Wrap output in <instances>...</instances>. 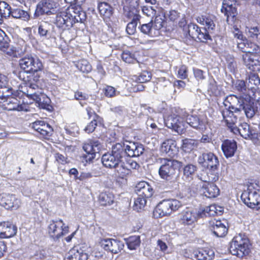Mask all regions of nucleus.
I'll use <instances>...</instances> for the list:
<instances>
[{
	"label": "nucleus",
	"instance_id": "obj_1",
	"mask_svg": "<svg viewBox=\"0 0 260 260\" xmlns=\"http://www.w3.org/2000/svg\"><path fill=\"white\" fill-rule=\"evenodd\" d=\"M19 66L23 71L19 72V77L26 83L27 87V96L37 103L43 109H47L50 106V100L42 92L37 85L39 77L35 76L44 69L42 61L37 56L27 54L19 60Z\"/></svg>",
	"mask_w": 260,
	"mask_h": 260
},
{
	"label": "nucleus",
	"instance_id": "obj_2",
	"mask_svg": "<svg viewBox=\"0 0 260 260\" xmlns=\"http://www.w3.org/2000/svg\"><path fill=\"white\" fill-rule=\"evenodd\" d=\"M144 150L143 145L139 143L129 142L126 145L117 143L112 146L110 152L103 155L102 162L107 168L112 169L120 167L128 169V166L125 164L126 156H139L143 153Z\"/></svg>",
	"mask_w": 260,
	"mask_h": 260
},
{
	"label": "nucleus",
	"instance_id": "obj_3",
	"mask_svg": "<svg viewBox=\"0 0 260 260\" xmlns=\"http://www.w3.org/2000/svg\"><path fill=\"white\" fill-rule=\"evenodd\" d=\"M54 23L59 28H70L77 22L83 23L86 19L85 12L82 8L70 6L64 11L57 12Z\"/></svg>",
	"mask_w": 260,
	"mask_h": 260
},
{
	"label": "nucleus",
	"instance_id": "obj_4",
	"mask_svg": "<svg viewBox=\"0 0 260 260\" xmlns=\"http://www.w3.org/2000/svg\"><path fill=\"white\" fill-rule=\"evenodd\" d=\"M161 165L158 170V174L160 178L170 183L167 188L170 189L176 188V171L180 168L183 163L176 159L171 158H161Z\"/></svg>",
	"mask_w": 260,
	"mask_h": 260
},
{
	"label": "nucleus",
	"instance_id": "obj_5",
	"mask_svg": "<svg viewBox=\"0 0 260 260\" xmlns=\"http://www.w3.org/2000/svg\"><path fill=\"white\" fill-rule=\"evenodd\" d=\"M198 161L208 170L209 181L215 182L218 180L219 161L217 156L210 152H204L199 156Z\"/></svg>",
	"mask_w": 260,
	"mask_h": 260
},
{
	"label": "nucleus",
	"instance_id": "obj_6",
	"mask_svg": "<svg viewBox=\"0 0 260 260\" xmlns=\"http://www.w3.org/2000/svg\"><path fill=\"white\" fill-rule=\"evenodd\" d=\"M250 246L247 236L244 234H239L233 238L230 244V250L233 255L242 258L249 254Z\"/></svg>",
	"mask_w": 260,
	"mask_h": 260
},
{
	"label": "nucleus",
	"instance_id": "obj_7",
	"mask_svg": "<svg viewBox=\"0 0 260 260\" xmlns=\"http://www.w3.org/2000/svg\"><path fill=\"white\" fill-rule=\"evenodd\" d=\"M245 99L246 95L239 98L234 95L226 97L223 102L225 109L222 112L223 118L237 116L235 114L239 113L242 110Z\"/></svg>",
	"mask_w": 260,
	"mask_h": 260
},
{
	"label": "nucleus",
	"instance_id": "obj_8",
	"mask_svg": "<svg viewBox=\"0 0 260 260\" xmlns=\"http://www.w3.org/2000/svg\"><path fill=\"white\" fill-rule=\"evenodd\" d=\"M182 206V203L176 199L164 200L155 207L153 212L156 217H163L171 214Z\"/></svg>",
	"mask_w": 260,
	"mask_h": 260
},
{
	"label": "nucleus",
	"instance_id": "obj_9",
	"mask_svg": "<svg viewBox=\"0 0 260 260\" xmlns=\"http://www.w3.org/2000/svg\"><path fill=\"white\" fill-rule=\"evenodd\" d=\"M241 199L249 208L260 210V194L255 189L248 188L242 192Z\"/></svg>",
	"mask_w": 260,
	"mask_h": 260
},
{
	"label": "nucleus",
	"instance_id": "obj_10",
	"mask_svg": "<svg viewBox=\"0 0 260 260\" xmlns=\"http://www.w3.org/2000/svg\"><path fill=\"white\" fill-rule=\"evenodd\" d=\"M57 3L53 0H41L37 5L34 18H37L43 15H50L57 13Z\"/></svg>",
	"mask_w": 260,
	"mask_h": 260
},
{
	"label": "nucleus",
	"instance_id": "obj_11",
	"mask_svg": "<svg viewBox=\"0 0 260 260\" xmlns=\"http://www.w3.org/2000/svg\"><path fill=\"white\" fill-rule=\"evenodd\" d=\"M238 4L236 0H224L222 2L221 12L226 17V21L229 23L234 22L238 14L237 7Z\"/></svg>",
	"mask_w": 260,
	"mask_h": 260
},
{
	"label": "nucleus",
	"instance_id": "obj_12",
	"mask_svg": "<svg viewBox=\"0 0 260 260\" xmlns=\"http://www.w3.org/2000/svg\"><path fill=\"white\" fill-rule=\"evenodd\" d=\"M21 204V201L16 195L3 193L0 197V205L7 209L16 210Z\"/></svg>",
	"mask_w": 260,
	"mask_h": 260
},
{
	"label": "nucleus",
	"instance_id": "obj_13",
	"mask_svg": "<svg viewBox=\"0 0 260 260\" xmlns=\"http://www.w3.org/2000/svg\"><path fill=\"white\" fill-rule=\"evenodd\" d=\"M165 123L169 128L172 129L180 135L184 133L185 131V123L182 119L178 116L175 115L169 116L165 120Z\"/></svg>",
	"mask_w": 260,
	"mask_h": 260
},
{
	"label": "nucleus",
	"instance_id": "obj_14",
	"mask_svg": "<svg viewBox=\"0 0 260 260\" xmlns=\"http://www.w3.org/2000/svg\"><path fill=\"white\" fill-rule=\"evenodd\" d=\"M100 243L105 250L113 254H117L120 252L124 246L122 241L112 238L102 239Z\"/></svg>",
	"mask_w": 260,
	"mask_h": 260
},
{
	"label": "nucleus",
	"instance_id": "obj_15",
	"mask_svg": "<svg viewBox=\"0 0 260 260\" xmlns=\"http://www.w3.org/2000/svg\"><path fill=\"white\" fill-rule=\"evenodd\" d=\"M243 64L250 71L258 72L260 71V56L253 54H243L242 55Z\"/></svg>",
	"mask_w": 260,
	"mask_h": 260
},
{
	"label": "nucleus",
	"instance_id": "obj_16",
	"mask_svg": "<svg viewBox=\"0 0 260 260\" xmlns=\"http://www.w3.org/2000/svg\"><path fill=\"white\" fill-rule=\"evenodd\" d=\"M129 6H124V14L125 17L132 20L140 21L141 16L139 15V0H128Z\"/></svg>",
	"mask_w": 260,
	"mask_h": 260
},
{
	"label": "nucleus",
	"instance_id": "obj_17",
	"mask_svg": "<svg viewBox=\"0 0 260 260\" xmlns=\"http://www.w3.org/2000/svg\"><path fill=\"white\" fill-rule=\"evenodd\" d=\"M83 149L86 153L84 156L86 162H90L95 157L96 153H98L100 150V144L96 141H90L84 144Z\"/></svg>",
	"mask_w": 260,
	"mask_h": 260
},
{
	"label": "nucleus",
	"instance_id": "obj_18",
	"mask_svg": "<svg viewBox=\"0 0 260 260\" xmlns=\"http://www.w3.org/2000/svg\"><path fill=\"white\" fill-rule=\"evenodd\" d=\"M63 225V221L61 219H52L49 221L48 226V234L54 241L60 239L61 227Z\"/></svg>",
	"mask_w": 260,
	"mask_h": 260
},
{
	"label": "nucleus",
	"instance_id": "obj_19",
	"mask_svg": "<svg viewBox=\"0 0 260 260\" xmlns=\"http://www.w3.org/2000/svg\"><path fill=\"white\" fill-rule=\"evenodd\" d=\"M209 228L212 234L217 237H223L228 232L226 225L221 220H211L209 222Z\"/></svg>",
	"mask_w": 260,
	"mask_h": 260
},
{
	"label": "nucleus",
	"instance_id": "obj_20",
	"mask_svg": "<svg viewBox=\"0 0 260 260\" xmlns=\"http://www.w3.org/2000/svg\"><path fill=\"white\" fill-rule=\"evenodd\" d=\"M31 127L44 137L51 136L52 132V127L43 120H37L32 123Z\"/></svg>",
	"mask_w": 260,
	"mask_h": 260
},
{
	"label": "nucleus",
	"instance_id": "obj_21",
	"mask_svg": "<svg viewBox=\"0 0 260 260\" xmlns=\"http://www.w3.org/2000/svg\"><path fill=\"white\" fill-rule=\"evenodd\" d=\"M17 231V227L9 222L0 223V238H9L15 236Z\"/></svg>",
	"mask_w": 260,
	"mask_h": 260
},
{
	"label": "nucleus",
	"instance_id": "obj_22",
	"mask_svg": "<svg viewBox=\"0 0 260 260\" xmlns=\"http://www.w3.org/2000/svg\"><path fill=\"white\" fill-rule=\"evenodd\" d=\"M136 191L138 196L143 197L146 199L150 198L154 192L152 187L145 181L140 182L136 185Z\"/></svg>",
	"mask_w": 260,
	"mask_h": 260
},
{
	"label": "nucleus",
	"instance_id": "obj_23",
	"mask_svg": "<svg viewBox=\"0 0 260 260\" xmlns=\"http://www.w3.org/2000/svg\"><path fill=\"white\" fill-rule=\"evenodd\" d=\"M1 99H6L4 101L6 102L5 104V109L8 111H21L24 110V107L21 104L20 101L13 96H6V98H0Z\"/></svg>",
	"mask_w": 260,
	"mask_h": 260
},
{
	"label": "nucleus",
	"instance_id": "obj_24",
	"mask_svg": "<svg viewBox=\"0 0 260 260\" xmlns=\"http://www.w3.org/2000/svg\"><path fill=\"white\" fill-rule=\"evenodd\" d=\"M242 110L244 113L248 118H252L255 114L257 111V108L254 105V100L250 95H246L244 104H243Z\"/></svg>",
	"mask_w": 260,
	"mask_h": 260
},
{
	"label": "nucleus",
	"instance_id": "obj_25",
	"mask_svg": "<svg viewBox=\"0 0 260 260\" xmlns=\"http://www.w3.org/2000/svg\"><path fill=\"white\" fill-rule=\"evenodd\" d=\"M88 255L81 248L74 247L66 256L64 260H88Z\"/></svg>",
	"mask_w": 260,
	"mask_h": 260
},
{
	"label": "nucleus",
	"instance_id": "obj_26",
	"mask_svg": "<svg viewBox=\"0 0 260 260\" xmlns=\"http://www.w3.org/2000/svg\"><path fill=\"white\" fill-rule=\"evenodd\" d=\"M222 152L226 158L234 156L237 149V143L234 140H226L221 145Z\"/></svg>",
	"mask_w": 260,
	"mask_h": 260
},
{
	"label": "nucleus",
	"instance_id": "obj_27",
	"mask_svg": "<svg viewBox=\"0 0 260 260\" xmlns=\"http://www.w3.org/2000/svg\"><path fill=\"white\" fill-rule=\"evenodd\" d=\"M53 25L47 21H43L39 23L38 35L41 38H49L52 34Z\"/></svg>",
	"mask_w": 260,
	"mask_h": 260
},
{
	"label": "nucleus",
	"instance_id": "obj_28",
	"mask_svg": "<svg viewBox=\"0 0 260 260\" xmlns=\"http://www.w3.org/2000/svg\"><path fill=\"white\" fill-rule=\"evenodd\" d=\"M196 220V213L189 209L183 211L180 214V221L184 225H191Z\"/></svg>",
	"mask_w": 260,
	"mask_h": 260
},
{
	"label": "nucleus",
	"instance_id": "obj_29",
	"mask_svg": "<svg viewBox=\"0 0 260 260\" xmlns=\"http://www.w3.org/2000/svg\"><path fill=\"white\" fill-rule=\"evenodd\" d=\"M247 87L248 90L254 93L260 89V78L257 74L251 73L247 79Z\"/></svg>",
	"mask_w": 260,
	"mask_h": 260
},
{
	"label": "nucleus",
	"instance_id": "obj_30",
	"mask_svg": "<svg viewBox=\"0 0 260 260\" xmlns=\"http://www.w3.org/2000/svg\"><path fill=\"white\" fill-rule=\"evenodd\" d=\"M203 194L208 198L217 197L220 193L218 187L213 183H208L202 187Z\"/></svg>",
	"mask_w": 260,
	"mask_h": 260
},
{
	"label": "nucleus",
	"instance_id": "obj_31",
	"mask_svg": "<svg viewBox=\"0 0 260 260\" xmlns=\"http://www.w3.org/2000/svg\"><path fill=\"white\" fill-rule=\"evenodd\" d=\"M240 135L245 139L253 140V142L257 145H260L259 140L254 138V135L252 134L250 126L247 123H243L240 125Z\"/></svg>",
	"mask_w": 260,
	"mask_h": 260
},
{
	"label": "nucleus",
	"instance_id": "obj_32",
	"mask_svg": "<svg viewBox=\"0 0 260 260\" xmlns=\"http://www.w3.org/2000/svg\"><path fill=\"white\" fill-rule=\"evenodd\" d=\"M98 9L104 20L109 19L113 14V8L106 2L100 3L98 5Z\"/></svg>",
	"mask_w": 260,
	"mask_h": 260
},
{
	"label": "nucleus",
	"instance_id": "obj_33",
	"mask_svg": "<svg viewBox=\"0 0 260 260\" xmlns=\"http://www.w3.org/2000/svg\"><path fill=\"white\" fill-rule=\"evenodd\" d=\"M193 255L198 260H212L215 254L213 250L200 249L194 251Z\"/></svg>",
	"mask_w": 260,
	"mask_h": 260
},
{
	"label": "nucleus",
	"instance_id": "obj_34",
	"mask_svg": "<svg viewBox=\"0 0 260 260\" xmlns=\"http://www.w3.org/2000/svg\"><path fill=\"white\" fill-rule=\"evenodd\" d=\"M186 122L192 127L198 129L203 128L205 126V122L199 116L196 115H187Z\"/></svg>",
	"mask_w": 260,
	"mask_h": 260
},
{
	"label": "nucleus",
	"instance_id": "obj_35",
	"mask_svg": "<svg viewBox=\"0 0 260 260\" xmlns=\"http://www.w3.org/2000/svg\"><path fill=\"white\" fill-rule=\"evenodd\" d=\"M139 23L140 26H139V28L143 34L148 35L151 37L157 36L159 35V31L154 29L152 24V20L148 23L141 24L140 22Z\"/></svg>",
	"mask_w": 260,
	"mask_h": 260
},
{
	"label": "nucleus",
	"instance_id": "obj_36",
	"mask_svg": "<svg viewBox=\"0 0 260 260\" xmlns=\"http://www.w3.org/2000/svg\"><path fill=\"white\" fill-rule=\"evenodd\" d=\"M176 141L173 139H168L165 140L161 144L160 151L161 152L168 154L171 156L174 154V151L176 148Z\"/></svg>",
	"mask_w": 260,
	"mask_h": 260
},
{
	"label": "nucleus",
	"instance_id": "obj_37",
	"mask_svg": "<svg viewBox=\"0 0 260 260\" xmlns=\"http://www.w3.org/2000/svg\"><path fill=\"white\" fill-rule=\"evenodd\" d=\"M197 170L198 167L196 165L190 163L185 165L183 170L184 177L188 181L192 180Z\"/></svg>",
	"mask_w": 260,
	"mask_h": 260
},
{
	"label": "nucleus",
	"instance_id": "obj_38",
	"mask_svg": "<svg viewBox=\"0 0 260 260\" xmlns=\"http://www.w3.org/2000/svg\"><path fill=\"white\" fill-rule=\"evenodd\" d=\"M99 201L102 206H110L114 203V197L109 192H102L99 195Z\"/></svg>",
	"mask_w": 260,
	"mask_h": 260
},
{
	"label": "nucleus",
	"instance_id": "obj_39",
	"mask_svg": "<svg viewBox=\"0 0 260 260\" xmlns=\"http://www.w3.org/2000/svg\"><path fill=\"white\" fill-rule=\"evenodd\" d=\"M10 16L14 18L19 19L23 21H27L30 18L28 12L21 8L11 9Z\"/></svg>",
	"mask_w": 260,
	"mask_h": 260
},
{
	"label": "nucleus",
	"instance_id": "obj_40",
	"mask_svg": "<svg viewBox=\"0 0 260 260\" xmlns=\"http://www.w3.org/2000/svg\"><path fill=\"white\" fill-rule=\"evenodd\" d=\"M226 122L228 127L230 129L231 132L234 134L237 135L240 134V125L237 127L236 123L237 122V116H233L230 118L225 117L223 118Z\"/></svg>",
	"mask_w": 260,
	"mask_h": 260
},
{
	"label": "nucleus",
	"instance_id": "obj_41",
	"mask_svg": "<svg viewBox=\"0 0 260 260\" xmlns=\"http://www.w3.org/2000/svg\"><path fill=\"white\" fill-rule=\"evenodd\" d=\"M197 146L198 142L194 139H185L182 140L181 148L182 150L185 152H190Z\"/></svg>",
	"mask_w": 260,
	"mask_h": 260
},
{
	"label": "nucleus",
	"instance_id": "obj_42",
	"mask_svg": "<svg viewBox=\"0 0 260 260\" xmlns=\"http://www.w3.org/2000/svg\"><path fill=\"white\" fill-rule=\"evenodd\" d=\"M11 7L5 2L0 1V21L1 24L3 22L4 18H7L10 16Z\"/></svg>",
	"mask_w": 260,
	"mask_h": 260
},
{
	"label": "nucleus",
	"instance_id": "obj_43",
	"mask_svg": "<svg viewBox=\"0 0 260 260\" xmlns=\"http://www.w3.org/2000/svg\"><path fill=\"white\" fill-rule=\"evenodd\" d=\"M126 243L129 249L136 250L140 245V237L139 236H131L126 240Z\"/></svg>",
	"mask_w": 260,
	"mask_h": 260
},
{
	"label": "nucleus",
	"instance_id": "obj_44",
	"mask_svg": "<svg viewBox=\"0 0 260 260\" xmlns=\"http://www.w3.org/2000/svg\"><path fill=\"white\" fill-rule=\"evenodd\" d=\"M122 59L128 63H135L138 62L137 58L136 57L135 54L128 50L124 51L121 54Z\"/></svg>",
	"mask_w": 260,
	"mask_h": 260
},
{
	"label": "nucleus",
	"instance_id": "obj_45",
	"mask_svg": "<svg viewBox=\"0 0 260 260\" xmlns=\"http://www.w3.org/2000/svg\"><path fill=\"white\" fill-rule=\"evenodd\" d=\"M76 66L81 72L84 73H88L92 70L91 65L85 59L78 61L76 63Z\"/></svg>",
	"mask_w": 260,
	"mask_h": 260
},
{
	"label": "nucleus",
	"instance_id": "obj_46",
	"mask_svg": "<svg viewBox=\"0 0 260 260\" xmlns=\"http://www.w3.org/2000/svg\"><path fill=\"white\" fill-rule=\"evenodd\" d=\"M165 16L162 14L157 15L154 20H152V24L154 29L159 31L163 27L164 23L165 22Z\"/></svg>",
	"mask_w": 260,
	"mask_h": 260
},
{
	"label": "nucleus",
	"instance_id": "obj_47",
	"mask_svg": "<svg viewBox=\"0 0 260 260\" xmlns=\"http://www.w3.org/2000/svg\"><path fill=\"white\" fill-rule=\"evenodd\" d=\"M198 26L194 23H190L189 24L184 30L186 32V36H188L190 38L193 40L197 39V32L198 31Z\"/></svg>",
	"mask_w": 260,
	"mask_h": 260
},
{
	"label": "nucleus",
	"instance_id": "obj_48",
	"mask_svg": "<svg viewBox=\"0 0 260 260\" xmlns=\"http://www.w3.org/2000/svg\"><path fill=\"white\" fill-rule=\"evenodd\" d=\"M146 204V198L143 197H139L135 200L134 205V210L139 211L143 209Z\"/></svg>",
	"mask_w": 260,
	"mask_h": 260
},
{
	"label": "nucleus",
	"instance_id": "obj_49",
	"mask_svg": "<svg viewBox=\"0 0 260 260\" xmlns=\"http://www.w3.org/2000/svg\"><path fill=\"white\" fill-rule=\"evenodd\" d=\"M110 110L117 117H122L126 114V109L121 106H112Z\"/></svg>",
	"mask_w": 260,
	"mask_h": 260
},
{
	"label": "nucleus",
	"instance_id": "obj_50",
	"mask_svg": "<svg viewBox=\"0 0 260 260\" xmlns=\"http://www.w3.org/2000/svg\"><path fill=\"white\" fill-rule=\"evenodd\" d=\"M200 32V34L197 38L199 41L206 42L207 40H212L209 34L211 32L208 31L206 28H202V31Z\"/></svg>",
	"mask_w": 260,
	"mask_h": 260
},
{
	"label": "nucleus",
	"instance_id": "obj_51",
	"mask_svg": "<svg viewBox=\"0 0 260 260\" xmlns=\"http://www.w3.org/2000/svg\"><path fill=\"white\" fill-rule=\"evenodd\" d=\"M250 42L245 38L244 39H242L241 41L237 42V47L244 53V54H247L248 51Z\"/></svg>",
	"mask_w": 260,
	"mask_h": 260
},
{
	"label": "nucleus",
	"instance_id": "obj_52",
	"mask_svg": "<svg viewBox=\"0 0 260 260\" xmlns=\"http://www.w3.org/2000/svg\"><path fill=\"white\" fill-rule=\"evenodd\" d=\"M249 36L260 43V29L257 26L251 27L248 31Z\"/></svg>",
	"mask_w": 260,
	"mask_h": 260
},
{
	"label": "nucleus",
	"instance_id": "obj_53",
	"mask_svg": "<svg viewBox=\"0 0 260 260\" xmlns=\"http://www.w3.org/2000/svg\"><path fill=\"white\" fill-rule=\"evenodd\" d=\"M202 20L201 21L203 22V24H205L207 27V30L209 32L213 30L215 27V24L213 22V20L209 17H206L202 18Z\"/></svg>",
	"mask_w": 260,
	"mask_h": 260
},
{
	"label": "nucleus",
	"instance_id": "obj_54",
	"mask_svg": "<svg viewBox=\"0 0 260 260\" xmlns=\"http://www.w3.org/2000/svg\"><path fill=\"white\" fill-rule=\"evenodd\" d=\"M151 78V73L148 71H143L137 78V81L140 83L148 82Z\"/></svg>",
	"mask_w": 260,
	"mask_h": 260
},
{
	"label": "nucleus",
	"instance_id": "obj_55",
	"mask_svg": "<svg viewBox=\"0 0 260 260\" xmlns=\"http://www.w3.org/2000/svg\"><path fill=\"white\" fill-rule=\"evenodd\" d=\"M139 21L132 20L129 22L126 26V31L130 35L135 34L136 32L137 26Z\"/></svg>",
	"mask_w": 260,
	"mask_h": 260
},
{
	"label": "nucleus",
	"instance_id": "obj_56",
	"mask_svg": "<svg viewBox=\"0 0 260 260\" xmlns=\"http://www.w3.org/2000/svg\"><path fill=\"white\" fill-rule=\"evenodd\" d=\"M235 88L238 91L241 92H246L247 89V81L245 82L244 80H238L235 83Z\"/></svg>",
	"mask_w": 260,
	"mask_h": 260
},
{
	"label": "nucleus",
	"instance_id": "obj_57",
	"mask_svg": "<svg viewBox=\"0 0 260 260\" xmlns=\"http://www.w3.org/2000/svg\"><path fill=\"white\" fill-rule=\"evenodd\" d=\"M98 124H99V120H92L85 126L84 130L88 134L91 133L94 131Z\"/></svg>",
	"mask_w": 260,
	"mask_h": 260
},
{
	"label": "nucleus",
	"instance_id": "obj_58",
	"mask_svg": "<svg viewBox=\"0 0 260 260\" xmlns=\"http://www.w3.org/2000/svg\"><path fill=\"white\" fill-rule=\"evenodd\" d=\"M86 110L89 119L92 118V120H99V124H102V118L96 114L95 111L91 107H88L86 108Z\"/></svg>",
	"mask_w": 260,
	"mask_h": 260
},
{
	"label": "nucleus",
	"instance_id": "obj_59",
	"mask_svg": "<svg viewBox=\"0 0 260 260\" xmlns=\"http://www.w3.org/2000/svg\"><path fill=\"white\" fill-rule=\"evenodd\" d=\"M103 91L107 97L112 98L116 95L115 88L111 86H106L104 88Z\"/></svg>",
	"mask_w": 260,
	"mask_h": 260
},
{
	"label": "nucleus",
	"instance_id": "obj_60",
	"mask_svg": "<svg viewBox=\"0 0 260 260\" xmlns=\"http://www.w3.org/2000/svg\"><path fill=\"white\" fill-rule=\"evenodd\" d=\"M141 115H145L146 118L149 117V115L153 112V109L150 107L147 106L146 105H141Z\"/></svg>",
	"mask_w": 260,
	"mask_h": 260
},
{
	"label": "nucleus",
	"instance_id": "obj_61",
	"mask_svg": "<svg viewBox=\"0 0 260 260\" xmlns=\"http://www.w3.org/2000/svg\"><path fill=\"white\" fill-rule=\"evenodd\" d=\"M208 89L213 94H217L218 93L219 90L217 85L216 82L214 79H210L209 81Z\"/></svg>",
	"mask_w": 260,
	"mask_h": 260
},
{
	"label": "nucleus",
	"instance_id": "obj_62",
	"mask_svg": "<svg viewBox=\"0 0 260 260\" xmlns=\"http://www.w3.org/2000/svg\"><path fill=\"white\" fill-rule=\"evenodd\" d=\"M95 176L96 175L93 172H82L79 176L78 180L80 181H86L93 177Z\"/></svg>",
	"mask_w": 260,
	"mask_h": 260
},
{
	"label": "nucleus",
	"instance_id": "obj_63",
	"mask_svg": "<svg viewBox=\"0 0 260 260\" xmlns=\"http://www.w3.org/2000/svg\"><path fill=\"white\" fill-rule=\"evenodd\" d=\"M125 164L128 166V169H123L127 172L126 173L127 174L128 173L130 169H138L139 168V164L136 161H134L131 159H129L128 160H126V162H125Z\"/></svg>",
	"mask_w": 260,
	"mask_h": 260
},
{
	"label": "nucleus",
	"instance_id": "obj_64",
	"mask_svg": "<svg viewBox=\"0 0 260 260\" xmlns=\"http://www.w3.org/2000/svg\"><path fill=\"white\" fill-rule=\"evenodd\" d=\"M247 53L258 55L260 53V47L256 44L250 42Z\"/></svg>",
	"mask_w": 260,
	"mask_h": 260
}]
</instances>
